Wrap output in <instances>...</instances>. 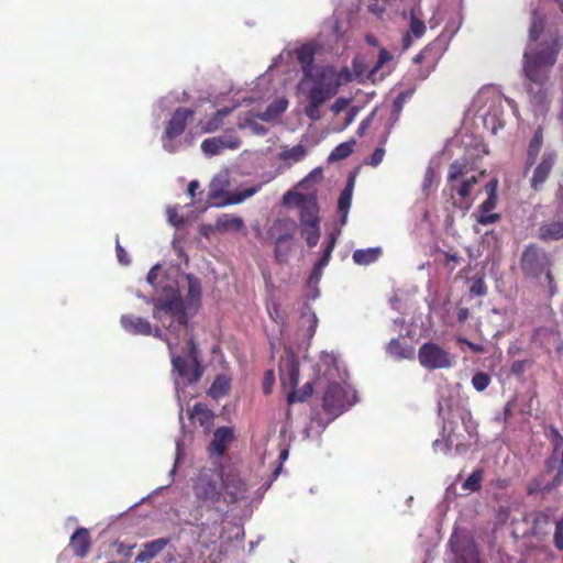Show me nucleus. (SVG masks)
Returning <instances> with one entry per match:
<instances>
[{"label": "nucleus", "instance_id": "473e14b6", "mask_svg": "<svg viewBox=\"0 0 563 563\" xmlns=\"http://www.w3.org/2000/svg\"><path fill=\"white\" fill-rule=\"evenodd\" d=\"M186 280L188 284L187 300L191 305H199L201 298L200 280L191 274L186 275Z\"/></svg>", "mask_w": 563, "mask_h": 563}, {"label": "nucleus", "instance_id": "2f4dec72", "mask_svg": "<svg viewBox=\"0 0 563 563\" xmlns=\"http://www.w3.org/2000/svg\"><path fill=\"white\" fill-rule=\"evenodd\" d=\"M457 179V163H452L449 170V185L444 188L443 195L448 197L446 203H450L453 208L457 206L455 200V180Z\"/></svg>", "mask_w": 563, "mask_h": 563}, {"label": "nucleus", "instance_id": "f3484780", "mask_svg": "<svg viewBox=\"0 0 563 563\" xmlns=\"http://www.w3.org/2000/svg\"><path fill=\"white\" fill-rule=\"evenodd\" d=\"M316 47L312 44H305L297 49V59L301 65L303 78L300 81V87H303L308 78L314 76L316 69L319 66H314Z\"/></svg>", "mask_w": 563, "mask_h": 563}, {"label": "nucleus", "instance_id": "1a4fd4ad", "mask_svg": "<svg viewBox=\"0 0 563 563\" xmlns=\"http://www.w3.org/2000/svg\"><path fill=\"white\" fill-rule=\"evenodd\" d=\"M296 229L297 223L290 218L277 219L268 229L267 234L276 238L274 249L276 262L284 263L287 261Z\"/></svg>", "mask_w": 563, "mask_h": 563}, {"label": "nucleus", "instance_id": "052dcab7", "mask_svg": "<svg viewBox=\"0 0 563 563\" xmlns=\"http://www.w3.org/2000/svg\"><path fill=\"white\" fill-rule=\"evenodd\" d=\"M449 545L453 552V554H457V527L454 525L451 533V538L449 541Z\"/></svg>", "mask_w": 563, "mask_h": 563}, {"label": "nucleus", "instance_id": "a878e982", "mask_svg": "<svg viewBox=\"0 0 563 563\" xmlns=\"http://www.w3.org/2000/svg\"><path fill=\"white\" fill-rule=\"evenodd\" d=\"M318 327V318L314 311L309 305H305L303 310L300 314L299 328L305 330L307 338L311 339Z\"/></svg>", "mask_w": 563, "mask_h": 563}, {"label": "nucleus", "instance_id": "37998d69", "mask_svg": "<svg viewBox=\"0 0 563 563\" xmlns=\"http://www.w3.org/2000/svg\"><path fill=\"white\" fill-rule=\"evenodd\" d=\"M555 338V333L552 330L537 329L533 334V340L539 342L543 346H548L551 343V339Z\"/></svg>", "mask_w": 563, "mask_h": 563}, {"label": "nucleus", "instance_id": "dca6fc26", "mask_svg": "<svg viewBox=\"0 0 563 563\" xmlns=\"http://www.w3.org/2000/svg\"><path fill=\"white\" fill-rule=\"evenodd\" d=\"M553 516L554 510L551 508L527 514L523 519L527 523L531 525V530L528 534L534 537L545 536Z\"/></svg>", "mask_w": 563, "mask_h": 563}, {"label": "nucleus", "instance_id": "49530a36", "mask_svg": "<svg viewBox=\"0 0 563 563\" xmlns=\"http://www.w3.org/2000/svg\"><path fill=\"white\" fill-rule=\"evenodd\" d=\"M545 435L551 440L554 448V454H556L559 449L563 445V437L554 427H549L545 431Z\"/></svg>", "mask_w": 563, "mask_h": 563}, {"label": "nucleus", "instance_id": "20e7f679", "mask_svg": "<svg viewBox=\"0 0 563 563\" xmlns=\"http://www.w3.org/2000/svg\"><path fill=\"white\" fill-rule=\"evenodd\" d=\"M289 198H294L295 205L299 210L302 238L306 240L309 247H314L320 239V218L317 195L313 192L301 194L288 191L283 197L284 203H288Z\"/></svg>", "mask_w": 563, "mask_h": 563}, {"label": "nucleus", "instance_id": "c85d7f7f", "mask_svg": "<svg viewBox=\"0 0 563 563\" xmlns=\"http://www.w3.org/2000/svg\"><path fill=\"white\" fill-rule=\"evenodd\" d=\"M380 255L382 250L379 247H369L354 251L352 258L357 265H369L376 262Z\"/></svg>", "mask_w": 563, "mask_h": 563}, {"label": "nucleus", "instance_id": "f8f14e48", "mask_svg": "<svg viewBox=\"0 0 563 563\" xmlns=\"http://www.w3.org/2000/svg\"><path fill=\"white\" fill-rule=\"evenodd\" d=\"M420 364L428 369L451 366V357L446 351L434 343H424L418 352Z\"/></svg>", "mask_w": 563, "mask_h": 563}, {"label": "nucleus", "instance_id": "4c0bfd02", "mask_svg": "<svg viewBox=\"0 0 563 563\" xmlns=\"http://www.w3.org/2000/svg\"><path fill=\"white\" fill-rule=\"evenodd\" d=\"M483 471H474L463 483L462 487L468 492H477L482 486Z\"/></svg>", "mask_w": 563, "mask_h": 563}, {"label": "nucleus", "instance_id": "0e129e2a", "mask_svg": "<svg viewBox=\"0 0 563 563\" xmlns=\"http://www.w3.org/2000/svg\"><path fill=\"white\" fill-rule=\"evenodd\" d=\"M199 188V181L198 180H191L187 188V194L192 199L195 198L196 190Z\"/></svg>", "mask_w": 563, "mask_h": 563}, {"label": "nucleus", "instance_id": "09e8293b", "mask_svg": "<svg viewBox=\"0 0 563 563\" xmlns=\"http://www.w3.org/2000/svg\"><path fill=\"white\" fill-rule=\"evenodd\" d=\"M320 107H321V104H316V103L309 102V104L305 107L303 113L311 121H318L321 119Z\"/></svg>", "mask_w": 563, "mask_h": 563}, {"label": "nucleus", "instance_id": "c756f323", "mask_svg": "<svg viewBox=\"0 0 563 563\" xmlns=\"http://www.w3.org/2000/svg\"><path fill=\"white\" fill-rule=\"evenodd\" d=\"M199 538L203 542L216 543L220 538V522L218 520L212 523L201 522L199 526Z\"/></svg>", "mask_w": 563, "mask_h": 563}, {"label": "nucleus", "instance_id": "3c124183", "mask_svg": "<svg viewBox=\"0 0 563 563\" xmlns=\"http://www.w3.org/2000/svg\"><path fill=\"white\" fill-rule=\"evenodd\" d=\"M384 156H385V148L379 146L373 152L372 156L366 162V164H368L373 167H377L383 162Z\"/></svg>", "mask_w": 563, "mask_h": 563}, {"label": "nucleus", "instance_id": "69168bd1", "mask_svg": "<svg viewBox=\"0 0 563 563\" xmlns=\"http://www.w3.org/2000/svg\"><path fill=\"white\" fill-rule=\"evenodd\" d=\"M461 344H465V345L470 346L474 352H481L483 350V347L481 345L471 343V342H468L466 340H462V339H460V345Z\"/></svg>", "mask_w": 563, "mask_h": 563}, {"label": "nucleus", "instance_id": "603ef678", "mask_svg": "<svg viewBox=\"0 0 563 563\" xmlns=\"http://www.w3.org/2000/svg\"><path fill=\"white\" fill-rule=\"evenodd\" d=\"M554 544L559 550H563V518L555 525Z\"/></svg>", "mask_w": 563, "mask_h": 563}, {"label": "nucleus", "instance_id": "a18cd8bd", "mask_svg": "<svg viewBox=\"0 0 563 563\" xmlns=\"http://www.w3.org/2000/svg\"><path fill=\"white\" fill-rule=\"evenodd\" d=\"M489 383V376L483 372L476 373L472 378V385L478 391L485 390L488 387Z\"/></svg>", "mask_w": 563, "mask_h": 563}, {"label": "nucleus", "instance_id": "f257e3e1", "mask_svg": "<svg viewBox=\"0 0 563 563\" xmlns=\"http://www.w3.org/2000/svg\"><path fill=\"white\" fill-rule=\"evenodd\" d=\"M543 31V15L534 11L529 29V43L523 54V71L528 79L527 90L533 102L543 106L548 100L549 75L562 47L559 37L534 46Z\"/></svg>", "mask_w": 563, "mask_h": 563}, {"label": "nucleus", "instance_id": "72a5a7b5", "mask_svg": "<svg viewBox=\"0 0 563 563\" xmlns=\"http://www.w3.org/2000/svg\"><path fill=\"white\" fill-rule=\"evenodd\" d=\"M352 195H353V179H351L347 183V185L345 186V188L341 191L339 201H338V210L342 214L343 221H345L349 209L351 207Z\"/></svg>", "mask_w": 563, "mask_h": 563}, {"label": "nucleus", "instance_id": "6e6d98bb", "mask_svg": "<svg viewBox=\"0 0 563 563\" xmlns=\"http://www.w3.org/2000/svg\"><path fill=\"white\" fill-rule=\"evenodd\" d=\"M117 256L121 264L128 265L130 264V258L128 256V253L121 246L119 239H117V245H115Z\"/></svg>", "mask_w": 563, "mask_h": 563}, {"label": "nucleus", "instance_id": "9d476101", "mask_svg": "<svg viewBox=\"0 0 563 563\" xmlns=\"http://www.w3.org/2000/svg\"><path fill=\"white\" fill-rule=\"evenodd\" d=\"M194 111L187 108H177L170 120L167 122L164 136H163V147L165 151L173 153L176 151V146L174 144V140L180 136L186 126L188 120L192 119Z\"/></svg>", "mask_w": 563, "mask_h": 563}, {"label": "nucleus", "instance_id": "39448f33", "mask_svg": "<svg viewBox=\"0 0 563 563\" xmlns=\"http://www.w3.org/2000/svg\"><path fill=\"white\" fill-rule=\"evenodd\" d=\"M166 317L170 318L167 329L180 336H188V316L184 300L177 289L165 291L164 296L154 303L153 318L165 324Z\"/></svg>", "mask_w": 563, "mask_h": 563}, {"label": "nucleus", "instance_id": "a211bd4d", "mask_svg": "<svg viewBox=\"0 0 563 563\" xmlns=\"http://www.w3.org/2000/svg\"><path fill=\"white\" fill-rule=\"evenodd\" d=\"M555 162V155L552 152H547L543 154L541 162L533 170V175L531 178V187L534 190L541 189L545 180L548 179L552 167Z\"/></svg>", "mask_w": 563, "mask_h": 563}, {"label": "nucleus", "instance_id": "c03bdc74", "mask_svg": "<svg viewBox=\"0 0 563 563\" xmlns=\"http://www.w3.org/2000/svg\"><path fill=\"white\" fill-rule=\"evenodd\" d=\"M497 203V195H496V186L490 185L488 189L487 199L481 205L479 210H484L485 212H493Z\"/></svg>", "mask_w": 563, "mask_h": 563}, {"label": "nucleus", "instance_id": "4be33fe9", "mask_svg": "<svg viewBox=\"0 0 563 563\" xmlns=\"http://www.w3.org/2000/svg\"><path fill=\"white\" fill-rule=\"evenodd\" d=\"M233 440V431L229 427H220L214 433L210 448L218 454L223 455Z\"/></svg>", "mask_w": 563, "mask_h": 563}, {"label": "nucleus", "instance_id": "864d4df0", "mask_svg": "<svg viewBox=\"0 0 563 563\" xmlns=\"http://www.w3.org/2000/svg\"><path fill=\"white\" fill-rule=\"evenodd\" d=\"M275 382V375L272 369L265 372L264 380H263V393L268 395L272 393V387Z\"/></svg>", "mask_w": 563, "mask_h": 563}, {"label": "nucleus", "instance_id": "5fc2aeb1", "mask_svg": "<svg viewBox=\"0 0 563 563\" xmlns=\"http://www.w3.org/2000/svg\"><path fill=\"white\" fill-rule=\"evenodd\" d=\"M452 439H451V435L448 437L446 440L444 441H440V440H435L433 442V446H434V450L438 452V451H441L443 452L444 454L449 453L451 451V446H452Z\"/></svg>", "mask_w": 563, "mask_h": 563}, {"label": "nucleus", "instance_id": "680f3d73", "mask_svg": "<svg viewBox=\"0 0 563 563\" xmlns=\"http://www.w3.org/2000/svg\"><path fill=\"white\" fill-rule=\"evenodd\" d=\"M390 59H391V55L385 48H382L379 51V55H378L377 67H380L383 64H385L386 62H388Z\"/></svg>", "mask_w": 563, "mask_h": 563}, {"label": "nucleus", "instance_id": "13d9d810", "mask_svg": "<svg viewBox=\"0 0 563 563\" xmlns=\"http://www.w3.org/2000/svg\"><path fill=\"white\" fill-rule=\"evenodd\" d=\"M350 100L345 98H339L335 100V102L332 104L331 110L334 114H339L342 112L349 104Z\"/></svg>", "mask_w": 563, "mask_h": 563}, {"label": "nucleus", "instance_id": "58836bf2", "mask_svg": "<svg viewBox=\"0 0 563 563\" xmlns=\"http://www.w3.org/2000/svg\"><path fill=\"white\" fill-rule=\"evenodd\" d=\"M477 184V176L475 174L472 175H463L460 172V197H466L472 191V187Z\"/></svg>", "mask_w": 563, "mask_h": 563}, {"label": "nucleus", "instance_id": "7ed1b4c3", "mask_svg": "<svg viewBox=\"0 0 563 563\" xmlns=\"http://www.w3.org/2000/svg\"><path fill=\"white\" fill-rule=\"evenodd\" d=\"M551 266L552 262L542 249L534 245L525 249L521 255L520 268L526 278L542 288L549 298H552L558 291Z\"/></svg>", "mask_w": 563, "mask_h": 563}, {"label": "nucleus", "instance_id": "412c9836", "mask_svg": "<svg viewBox=\"0 0 563 563\" xmlns=\"http://www.w3.org/2000/svg\"><path fill=\"white\" fill-rule=\"evenodd\" d=\"M168 544V539L166 538H158L155 540H152L150 542H146L143 545V550L136 555L135 562L136 563H146L154 559L156 555H158L165 547Z\"/></svg>", "mask_w": 563, "mask_h": 563}, {"label": "nucleus", "instance_id": "6ab92c4d", "mask_svg": "<svg viewBox=\"0 0 563 563\" xmlns=\"http://www.w3.org/2000/svg\"><path fill=\"white\" fill-rule=\"evenodd\" d=\"M69 547L78 558H85L90 550L91 540L88 529L77 528L70 537Z\"/></svg>", "mask_w": 563, "mask_h": 563}, {"label": "nucleus", "instance_id": "c9c22d12", "mask_svg": "<svg viewBox=\"0 0 563 563\" xmlns=\"http://www.w3.org/2000/svg\"><path fill=\"white\" fill-rule=\"evenodd\" d=\"M543 143V134L541 128H538L534 132L533 137L531 139L528 146V159L527 164L532 165L539 155Z\"/></svg>", "mask_w": 563, "mask_h": 563}, {"label": "nucleus", "instance_id": "ea45409f", "mask_svg": "<svg viewBox=\"0 0 563 563\" xmlns=\"http://www.w3.org/2000/svg\"><path fill=\"white\" fill-rule=\"evenodd\" d=\"M306 153H307V151H306L305 146L299 144V145H296L287 151H284L282 154V157L284 159H292L295 162H298L305 157Z\"/></svg>", "mask_w": 563, "mask_h": 563}, {"label": "nucleus", "instance_id": "5701e85b", "mask_svg": "<svg viewBox=\"0 0 563 563\" xmlns=\"http://www.w3.org/2000/svg\"><path fill=\"white\" fill-rule=\"evenodd\" d=\"M426 24L422 20L416 16L415 12L411 11L409 30L402 37V49H408L412 44V38H420L426 33Z\"/></svg>", "mask_w": 563, "mask_h": 563}, {"label": "nucleus", "instance_id": "bb28decb", "mask_svg": "<svg viewBox=\"0 0 563 563\" xmlns=\"http://www.w3.org/2000/svg\"><path fill=\"white\" fill-rule=\"evenodd\" d=\"M539 236L543 241H553L563 238V220L544 223L539 229Z\"/></svg>", "mask_w": 563, "mask_h": 563}, {"label": "nucleus", "instance_id": "f03ea898", "mask_svg": "<svg viewBox=\"0 0 563 563\" xmlns=\"http://www.w3.org/2000/svg\"><path fill=\"white\" fill-rule=\"evenodd\" d=\"M503 102L504 97L493 86L483 87L473 98L465 112V122L471 121L475 130V133L463 140L467 159L474 161L486 153L482 136L484 131L496 134L503 129Z\"/></svg>", "mask_w": 563, "mask_h": 563}, {"label": "nucleus", "instance_id": "338daca9", "mask_svg": "<svg viewBox=\"0 0 563 563\" xmlns=\"http://www.w3.org/2000/svg\"><path fill=\"white\" fill-rule=\"evenodd\" d=\"M232 111H233V108H222V109L217 110L216 114L219 118H221L222 120H224V118L227 115H229Z\"/></svg>", "mask_w": 563, "mask_h": 563}, {"label": "nucleus", "instance_id": "a19ab883", "mask_svg": "<svg viewBox=\"0 0 563 563\" xmlns=\"http://www.w3.org/2000/svg\"><path fill=\"white\" fill-rule=\"evenodd\" d=\"M223 125V120L219 118L216 113L205 123L201 124L202 133H213L220 130Z\"/></svg>", "mask_w": 563, "mask_h": 563}, {"label": "nucleus", "instance_id": "0eeeda50", "mask_svg": "<svg viewBox=\"0 0 563 563\" xmlns=\"http://www.w3.org/2000/svg\"><path fill=\"white\" fill-rule=\"evenodd\" d=\"M221 471L214 467H201L190 478L195 501L210 509L222 499Z\"/></svg>", "mask_w": 563, "mask_h": 563}, {"label": "nucleus", "instance_id": "e2e57ef3", "mask_svg": "<svg viewBox=\"0 0 563 563\" xmlns=\"http://www.w3.org/2000/svg\"><path fill=\"white\" fill-rule=\"evenodd\" d=\"M562 477H563V449H562V452H561L559 472H558V475L554 478V482H553L552 486H558L562 482Z\"/></svg>", "mask_w": 563, "mask_h": 563}, {"label": "nucleus", "instance_id": "9b49d317", "mask_svg": "<svg viewBox=\"0 0 563 563\" xmlns=\"http://www.w3.org/2000/svg\"><path fill=\"white\" fill-rule=\"evenodd\" d=\"M241 139L233 129H228L222 135L209 137L202 141L201 151L207 156L219 155L224 150H238Z\"/></svg>", "mask_w": 563, "mask_h": 563}, {"label": "nucleus", "instance_id": "f704fd0d", "mask_svg": "<svg viewBox=\"0 0 563 563\" xmlns=\"http://www.w3.org/2000/svg\"><path fill=\"white\" fill-rule=\"evenodd\" d=\"M313 391V386L311 382L306 383L302 388L290 390L287 393V402L292 405L295 402H303L306 401Z\"/></svg>", "mask_w": 563, "mask_h": 563}, {"label": "nucleus", "instance_id": "393cba45", "mask_svg": "<svg viewBox=\"0 0 563 563\" xmlns=\"http://www.w3.org/2000/svg\"><path fill=\"white\" fill-rule=\"evenodd\" d=\"M243 227V219L233 214H222L216 221V230L218 232H239Z\"/></svg>", "mask_w": 563, "mask_h": 563}, {"label": "nucleus", "instance_id": "cd10ccee", "mask_svg": "<svg viewBox=\"0 0 563 563\" xmlns=\"http://www.w3.org/2000/svg\"><path fill=\"white\" fill-rule=\"evenodd\" d=\"M231 380L227 375H218L211 384L208 395L213 399H219L229 394Z\"/></svg>", "mask_w": 563, "mask_h": 563}, {"label": "nucleus", "instance_id": "8fccbe9b", "mask_svg": "<svg viewBox=\"0 0 563 563\" xmlns=\"http://www.w3.org/2000/svg\"><path fill=\"white\" fill-rule=\"evenodd\" d=\"M463 423H464L466 432L470 435L468 444H471L472 441L476 442V437H477V424H476V422L473 421L471 417H468V418L463 417Z\"/></svg>", "mask_w": 563, "mask_h": 563}, {"label": "nucleus", "instance_id": "774afa93", "mask_svg": "<svg viewBox=\"0 0 563 563\" xmlns=\"http://www.w3.org/2000/svg\"><path fill=\"white\" fill-rule=\"evenodd\" d=\"M329 264L328 261L323 258H319V261L314 264V273L321 272Z\"/></svg>", "mask_w": 563, "mask_h": 563}, {"label": "nucleus", "instance_id": "79ce46f5", "mask_svg": "<svg viewBox=\"0 0 563 563\" xmlns=\"http://www.w3.org/2000/svg\"><path fill=\"white\" fill-rule=\"evenodd\" d=\"M473 216L476 218L477 223L482 225L493 224L499 220V214L492 211L485 212L484 210H478V212Z\"/></svg>", "mask_w": 563, "mask_h": 563}, {"label": "nucleus", "instance_id": "2eb2a0df", "mask_svg": "<svg viewBox=\"0 0 563 563\" xmlns=\"http://www.w3.org/2000/svg\"><path fill=\"white\" fill-rule=\"evenodd\" d=\"M345 390L338 384H329L322 399V407L327 413L340 415L345 408Z\"/></svg>", "mask_w": 563, "mask_h": 563}, {"label": "nucleus", "instance_id": "4d7b16f0", "mask_svg": "<svg viewBox=\"0 0 563 563\" xmlns=\"http://www.w3.org/2000/svg\"><path fill=\"white\" fill-rule=\"evenodd\" d=\"M334 245H335V238L331 234L329 236L328 244H327V246L323 250V254H322V256L320 258H323V260L330 262L331 254H332V251L334 249Z\"/></svg>", "mask_w": 563, "mask_h": 563}, {"label": "nucleus", "instance_id": "423d86ee", "mask_svg": "<svg viewBox=\"0 0 563 563\" xmlns=\"http://www.w3.org/2000/svg\"><path fill=\"white\" fill-rule=\"evenodd\" d=\"M153 335L158 339H164L167 343L170 356L172 364L174 369L178 373V375L186 379L188 383L192 384L200 379L202 375V369L199 363V350L198 346L191 335L185 336L187 339L186 345L188 351V358L191 364L181 355L176 353V347L178 342L173 340L170 336H163V332L161 329L156 328Z\"/></svg>", "mask_w": 563, "mask_h": 563}, {"label": "nucleus", "instance_id": "aec40b11", "mask_svg": "<svg viewBox=\"0 0 563 563\" xmlns=\"http://www.w3.org/2000/svg\"><path fill=\"white\" fill-rule=\"evenodd\" d=\"M122 328L134 335H151L152 325L151 323L141 317H133L131 314H123L120 319Z\"/></svg>", "mask_w": 563, "mask_h": 563}, {"label": "nucleus", "instance_id": "de8ad7c7", "mask_svg": "<svg viewBox=\"0 0 563 563\" xmlns=\"http://www.w3.org/2000/svg\"><path fill=\"white\" fill-rule=\"evenodd\" d=\"M470 292L475 296H483L486 294V286L483 280V276H475L471 283Z\"/></svg>", "mask_w": 563, "mask_h": 563}, {"label": "nucleus", "instance_id": "7c9ffc66", "mask_svg": "<svg viewBox=\"0 0 563 563\" xmlns=\"http://www.w3.org/2000/svg\"><path fill=\"white\" fill-rule=\"evenodd\" d=\"M387 352L397 360L411 358L413 356V349L411 346H404L399 339H393L388 343Z\"/></svg>", "mask_w": 563, "mask_h": 563}, {"label": "nucleus", "instance_id": "6e6552de", "mask_svg": "<svg viewBox=\"0 0 563 563\" xmlns=\"http://www.w3.org/2000/svg\"><path fill=\"white\" fill-rule=\"evenodd\" d=\"M345 81L351 80V75L347 69L343 73ZM342 74L338 73L332 66H320L316 69L314 76L308 78L312 86L307 93L309 102L316 104H323L331 99L342 85Z\"/></svg>", "mask_w": 563, "mask_h": 563}, {"label": "nucleus", "instance_id": "ddd939ff", "mask_svg": "<svg viewBox=\"0 0 563 563\" xmlns=\"http://www.w3.org/2000/svg\"><path fill=\"white\" fill-rule=\"evenodd\" d=\"M279 377L285 390H294L298 385L299 360L291 350H286L285 355L279 361Z\"/></svg>", "mask_w": 563, "mask_h": 563}, {"label": "nucleus", "instance_id": "b1692460", "mask_svg": "<svg viewBox=\"0 0 563 563\" xmlns=\"http://www.w3.org/2000/svg\"><path fill=\"white\" fill-rule=\"evenodd\" d=\"M213 412L203 404H196L189 412V419L200 427L209 429L213 423Z\"/></svg>", "mask_w": 563, "mask_h": 563}, {"label": "nucleus", "instance_id": "4468645a", "mask_svg": "<svg viewBox=\"0 0 563 563\" xmlns=\"http://www.w3.org/2000/svg\"><path fill=\"white\" fill-rule=\"evenodd\" d=\"M222 499L227 504H234L244 498L247 492L246 483L236 473H221Z\"/></svg>", "mask_w": 563, "mask_h": 563}, {"label": "nucleus", "instance_id": "bf43d9fd", "mask_svg": "<svg viewBox=\"0 0 563 563\" xmlns=\"http://www.w3.org/2000/svg\"><path fill=\"white\" fill-rule=\"evenodd\" d=\"M162 266L159 264L154 265L150 272L147 273L146 280L150 285L155 286L158 272L161 271Z\"/></svg>", "mask_w": 563, "mask_h": 563}, {"label": "nucleus", "instance_id": "e433bc0d", "mask_svg": "<svg viewBox=\"0 0 563 563\" xmlns=\"http://www.w3.org/2000/svg\"><path fill=\"white\" fill-rule=\"evenodd\" d=\"M355 142H344L339 144L330 154L329 159L330 161H341L346 157H349L353 152V146Z\"/></svg>", "mask_w": 563, "mask_h": 563}]
</instances>
